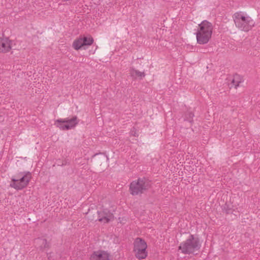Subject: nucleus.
<instances>
[{"label": "nucleus", "instance_id": "nucleus-1", "mask_svg": "<svg viewBox=\"0 0 260 260\" xmlns=\"http://www.w3.org/2000/svg\"><path fill=\"white\" fill-rule=\"evenodd\" d=\"M201 247V244L198 237L190 235L185 241L180 244L179 249L183 254H197Z\"/></svg>", "mask_w": 260, "mask_h": 260}, {"label": "nucleus", "instance_id": "nucleus-2", "mask_svg": "<svg viewBox=\"0 0 260 260\" xmlns=\"http://www.w3.org/2000/svg\"><path fill=\"white\" fill-rule=\"evenodd\" d=\"M233 19L236 26L243 31H249L254 25L251 18L245 15L242 12L235 13L233 15Z\"/></svg>", "mask_w": 260, "mask_h": 260}, {"label": "nucleus", "instance_id": "nucleus-3", "mask_svg": "<svg viewBox=\"0 0 260 260\" xmlns=\"http://www.w3.org/2000/svg\"><path fill=\"white\" fill-rule=\"evenodd\" d=\"M150 186L149 181L145 178H139L137 180L133 181L130 184L129 191L133 196L143 193Z\"/></svg>", "mask_w": 260, "mask_h": 260}, {"label": "nucleus", "instance_id": "nucleus-4", "mask_svg": "<svg viewBox=\"0 0 260 260\" xmlns=\"http://www.w3.org/2000/svg\"><path fill=\"white\" fill-rule=\"evenodd\" d=\"M31 178L29 172H21L18 175L17 178L13 177L10 186L16 190H21L26 187Z\"/></svg>", "mask_w": 260, "mask_h": 260}, {"label": "nucleus", "instance_id": "nucleus-5", "mask_svg": "<svg viewBox=\"0 0 260 260\" xmlns=\"http://www.w3.org/2000/svg\"><path fill=\"white\" fill-rule=\"evenodd\" d=\"M147 244L144 240L137 238L134 242V252L136 257L139 259L145 258L147 256L146 250Z\"/></svg>", "mask_w": 260, "mask_h": 260}, {"label": "nucleus", "instance_id": "nucleus-6", "mask_svg": "<svg viewBox=\"0 0 260 260\" xmlns=\"http://www.w3.org/2000/svg\"><path fill=\"white\" fill-rule=\"evenodd\" d=\"M12 41L8 38H3L0 37V53H7L11 49Z\"/></svg>", "mask_w": 260, "mask_h": 260}, {"label": "nucleus", "instance_id": "nucleus-7", "mask_svg": "<svg viewBox=\"0 0 260 260\" xmlns=\"http://www.w3.org/2000/svg\"><path fill=\"white\" fill-rule=\"evenodd\" d=\"M99 221L108 223L114 219V215L107 210L98 212Z\"/></svg>", "mask_w": 260, "mask_h": 260}, {"label": "nucleus", "instance_id": "nucleus-8", "mask_svg": "<svg viewBox=\"0 0 260 260\" xmlns=\"http://www.w3.org/2000/svg\"><path fill=\"white\" fill-rule=\"evenodd\" d=\"M90 260H110V255L106 251L99 250L91 254Z\"/></svg>", "mask_w": 260, "mask_h": 260}, {"label": "nucleus", "instance_id": "nucleus-9", "mask_svg": "<svg viewBox=\"0 0 260 260\" xmlns=\"http://www.w3.org/2000/svg\"><path fill=\"white\" fill-rule=\"evenodd\" d=\"M197 42L200 44H205L207 43L210 39L211 36L208 35L205 32H204L199 28L196 32Z\"/></svg>", "mask_w": 260, "mask_h": 260}, {"label": "nucleus", "instance_id": "nucleus-10", "mask_svg": "<svg viewBox=\"0 0 260 260\" xmlns=\"http://www.w3.org/2000/svg\"><path fill=\"white\" fill-rule=\"evenodd\" d=\"M197 42L200 44H205L207 43L210 39L211 36L208 35L205 32H204L199 28L196 32Z\"/></svg>", "mask_w": 260, "mask_h": 260}, {"label": "nucleus", "instance_id": "nucleus-11", "mask_svg": "<svg viewBox=\"0 0 260 260\" xmlns=\"http://www.w3.org/2000/svg\"><path fill=\"white\" fill-rule=\"evenodd\" d=\"M201 30L205 32L208 35L212 36L213 25L211 23L207 20L202 21L199 24V28Z\"/></svg>", "mask_w": 260, "mask_h": 260}, {"label": "nucleus", "instance_id": "nucleus-12", "mask_svg": "<svg viewBox=\"0 0 260 260\" xmlns=\"http://www.w3.org/2000/svg\"><path fill=\"white\" fill-rule=\"evenodd\" d=\"M35 243L37 248L41 251H44L46 248H49L50 247L49 244L45 239L37 238L35 240Z\"/></svg>", "mask_w": 260, "mask_h": 260}, {"label": "nucleus", "instance_id": "nucleus-13", "mask_svg": "<svg viewBox=\"0 0 260 260\" xmlns=\"http://www.w3.org/2000/svg\"><path fill=\"white\" fill-rule=\"evenodd\" d=\"M55 123H67L69 125L72 126V127L73 128L78 123V120L77 119V117L75 116L71 119L67 118L64 119H57L55 120Z\"/></svg>", "mask_w": 260, "mask_h": 260}, {"label": "nucleus", "instance_id": "nucleus-14", "mask_svg": "<svg viewBox=\"0 0 260 260\" xmlns=\"http://www.w3.org/2000/svg\"><path fill=\"white\" fill-rule=\"evenodd\" d=\"M129 74L131 76L134 78H137L139 77L140 79H142L145 76V74L144 72H140L133 68H131L129 70Z\"/></svg>", "mask_w": 260, "mask_h": 260}, {"label": "nucleus", "instance_id": "nucleus-15", "mask_svg": "<svg viewBox=\"0 0 260 260\" xmlns=\"http://www.w3.org/2000/svg\"><path fill=\"white\" fill-rule=\"evenodd\" d=\"M242 79L241 76L238 74L234 76L233 79L232 81V84L234 86L235 88H237L239 86V84L242 82Z\"/></svg>", "mask_w": 260, "mask_h": 260}, {"label": "nucleus", "instance_id": "nucleus-16", "mask_svg": "<svg viewBox=\"0 0 260 260\" xmlns=\"http://www.w3.org/2000/svg\"><path fill=\"white\" fill-rule=\"evenodd\" d=\"M82 41H83L81 37L77 40H75L73 44L74 48L76 50H79L80 49L82 46H84Z\"/></svg>", "mask_w": 260, "mask_h": 260}, {"label": "nucleus", "instance_id": "nucleus-17", "mask_svg": "<svg viewBox=\"0 0 260 260\" xmlns=\"http://www.w3.org/2000/svg\"><path fill=\"white\" fill-rule=\"evenodd\" d=\"M84 46L91 45L93 42V39L92 37H81Z\"/></svg>", "mask_w": 260, "mask_h": 260}, {"label": "nucleus", "instance_id": "nucleus-18", "mask_svg": "<svg viewBox=\"0 0 260 260\" xmlns=\"http://www.w3.org/2000/svg\"><path fill=\"white\" fill-rule=\"evenodd\" d=\"M61 123H55L54 124L56 126V127H58L59 129L61 130H68L72 128V126L69 125L68 124H65L62 125L61 124Z\"/></svg>", "mask_w": 260, "mask_h": 260}, {"label": "nucleus", "instance_id": "nucleus-19", "mask_svg": "<svg viewBox=\"0 0 260 260\" xmlns=\"http://www.w3.org/2000/svg\"><path fill=\"white\" fill-rule=\"evenodd\" d=\"M194 116V114L191 112H187L185 114L184 120L191 122L192 118Z\"/></svg>", "mask_w": 260, "mask_h": 260}, {"label": "nucleus", "instance_id": "nucleus-20", "mask_svg": "<svg viewBox=\"0 0 260 260\" xmlns=\"http://www.w3.org/2000/svg\"><path fill=\"white\" fill-rule=\"evenodd\" d=\"M131 135L134 137H138L139 135L137 130L135 127H133L131 132Z\"/></svg>", "mask_w": 260, "mask_h": 260}, {"label": "nucleus", "instance_id": "nucleus-21", "mask_svg": "<svg viewBox=\"0 0 260 260\" xmlns=\"http://www.w3.org/2000/svg\"><path fill=\"white\" fill-rule=\"evenodd\" d=\"M224 212L226 214H229L230 213V209H226Z\"/></svg>", "mask_w": 260, "mask_h": 260}, {"label": "nucleus", "instance_id": "nucleus-22", "mask_svg": "<svg viewBox=\"0 0 260 260\" xmlns=\"http://www.w3.org/2000/svg\"><path fill=\"white\" fill-rule=\"evenodd\" d=\"M67 164V161H65V162H63L61 166L66 165Z\"/></svg>", "mask_w": 260, "mask_h": 260}, {"label": "nucleus", "instance_id": "nucleus-23", "mask_svg": "<svg viewBox=\"0 0 260 260\" xmlns=\"http://www.w3.org/2000/svg\"><path fill=\"white\" fill-rule=\"evenodd\" d=\"M47 255H48V259H50V257H51V255H49L48 254H47Z\"/></svg>", "mask_w": 260, "mask_h": 260}]
</instances>
